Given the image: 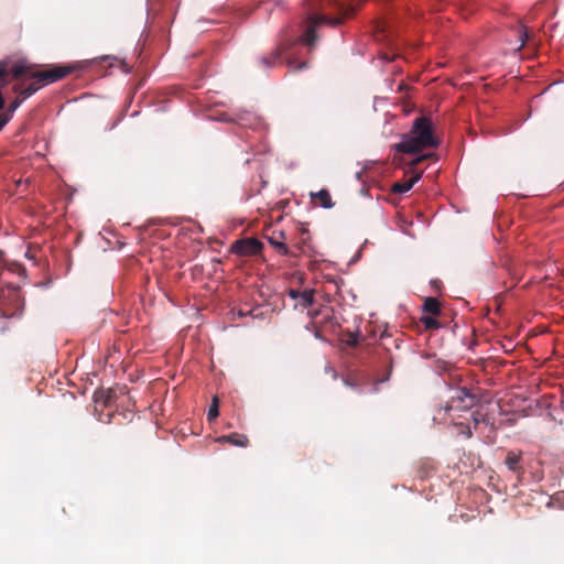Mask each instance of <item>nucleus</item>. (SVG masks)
<instances>
[{"label":"nucleus","instance_id":"obj_1","mask_svg":"<svg viewBox=\"0 0 564 564\" xmlns=\"http://www.w3.org/2000/svg\"><path fill=\"white\" fill-rule=\"evenodd\" d=\"M317 12H311L307 17L306 29L301 36V42L313 47L316 42V28L323 23L332 26L338 25L344 19L350 18L355 8L347 0H321Z\"/></svg>","mask_w":564,"mask_h":564},{"label":"nucleus","instance_id":"obj_2","mask_svg":"<svg viewBox=\"0 0 564 564\" xmlns=\"http://www.w3.org/2000/svg\"><path fill=\"white\" fill-rule=\"evenodd\" d=\"M70 72L72 68L67 66H55L50 69L39 70L35 65L29 64L25 61H19L12 65L9 63V75L11 74L13 78L34 80L24 88L20 85L13 87V90L23 98V100L35 94L42 86L55 83L66 77Z\"/></svg>","mask_w":564,"mask_h":564},{"label":"nucleus","instance_id":"obj_3","mask_svg":"<svg viewBox=\"0 0 564 564\" xmlns=\"http://www.w3.org/2000/svg\"><path fill=\"white\" fill-rule=\"evenodd\" d=\"M438 140L434 134L433 124L427 117H417L408 134L394 145L397 152L415 154L427 148H437Z\"/></svg>","mask_w":564,"mask_h":564},{"label":"nucleus","instance_id":"obj_4","mask_svg":"<svg viewBox=\"0 0 564 564\" xmlns=\"http://www.w3.org/2000/svg\"><path fill=\"white\" fill-rule=\"evenodd\" d=\"M23 308V303L18 290L11 289L6 294H0V317L11 318L20 316Z\"/></svg>","mask_w":564,"mask_h":564},{"label":"nucleus","instance_id":"obj_5","mask_svg":"<svg viewBox=\"0 0 564 564\" xmlns=\"http://www.w3.org/2000/svg\"><path fill=\"white\" fill-rule=\"evenodd\" d=\"M478 402V397L470 393L467 388H459L452 395L448 403L444 406V412L451 415L452 411H468Z\"/></svg>","mask_w":564,"mask_h":564},{"label":"nucleus","instance_id":"obj_6","mask_svg":"<svg viewBox=\"0 0 564 564\" xmlns=\"http://www.w3.org/2000/svg\"><path fill=\"white\" fill-rule=\"evenodd\" d=\"M263 243L253 237L236 240L231 245V252L241 257L257 256L261 252Z\"/></svg>","mask_w":564,"mask_h":564},{"label":"nucleus","instance_id":"obj_7","mask_svg":"<svg viewBox=\"0 0 564 564\" xmlns=\"http://www.w3.org/2000/svg\"><path fill=\"white\" fill-rule=\"evenodd\" d=\"M116 391L113 389H99L94 393V402L97 406L110 408L115 403Z\"/></svg>","mask_w":564,"mask_h":564},{"label":"nucleus","instance_id":"obj_8","mask_svg":"<svg viewBox=\"0 0 564 564\" xmlns=\"http://www.w3.org/2000/svg\"><path fill=\"white\" fill-rule=\"evenodd\" d=\"M289 295L304 308L310 307L314 303V290L311 289L304 291L290 289Z\"/></svg>","mask_w":564,"mask_h":564},{"label":"nucleus","instance_id":"obj_9","mask_svg":"<svg viewBox=\"0 0 564 564\" xmlns=\"http://www.w3.org/2000/svg\"><path fill=\"white\" fill-rule=\"evenodd\" d=\"M285 50L286 47L283 44L278 45L271 54L260 57V66L263 68L274 67L279 64L280 58Z\"/></svg>","mask_w":564,"mask_h":564},{"label":"nucleus","instance_id":"obj_10","mask_svg":"<svg viewBox=\"0 0 564 564\" xmlns=\"http://www.w3.org/2000/svg\"><path fill=\"white\" fill-rule=\"evenodd\" d=\"M285 235L283 231H279L278 235L273 232L272 236L268 237L269 243L283 256H292L293 253L290 251L288 246L284 243Z\"/></svg>","mask_w":564,"mask_h":564},{"label":"nucleus","instance_id":"obj_11","mask_svg":"<svg viewBox=\"0 0 564 564\" xmlns=\"http://www.w3.org/2000/svg\"><path fill=\"white\" fill-rule=\"evenodd\" d=\"M219 443H229L235 446L246 447L249 444V440L245 434L231 433L229 435H223L217 438Z\"/></svg>","mask_w":564,"mask_h":564},{"label":"nucleus","instance_id":"obj_12","mask_svg":"<svg viewBox=\"0 0 564 564\" xmlns=\"http://www.w3.org/2000/svg\"><path fill=\"white\" fill-rule=\"evenodd\" d=\"M420 178L421 173H415L404 182H397L392 185V192L395 194H404L409 192Z\"/></svg>","mask_w":564,"mask_h":564},{"label":"nucleus","instance_id":"obj_13","mask_svg":"<svg viewBox=\"0 0 564 564\" xmlns=\"http://www.w3.org/2000/svg\"><path fill=\"white\" fill-rule=\"evenodd\" d=\"M423 313L431 316H440L442 313L441 303L435 297H426L423 306Z\"/></svg>","mask_w":564,"mask_h":564},{"label":"nucleus","instance_id":"obj_14","mask_svg":"<svg viewBox=\"0 0 564 564\" xmlns=\"http://www.w3.org/2000/svg\"><path fill=\"white\" fill-rule=\"evenodd\" d=\"M520 462H521L520 453H516L513 451L508 452L505 463L510 470L520 471L521 470Z\"/></svg>","mask_w":564,"mask_h":564},{"label":"nucleus","instance_id":"obj_15","mask_svg":"<svg viewBox=\"0 0 564 564\" xmlns=\"http://www.w3.org/2000/svg\"><path fill=\"white\" fill-rule=\"evenodd\" d=\"M312 197L324 208H332L334 206L330 194L327 189H321L315 195H312Z\"/></svg>","mask_w":564,"mask_h":564},{"label":"nucleus","instance_id":"obj_16","mask_svg":"<svg viewBox=\"0 0 564 564\" xmlns=\"http://www.w3.org/2000/svg\"><path fill=\"white\" fill-rule=\"evenodd\" d=\"M435 317L436 316L423 315L421 316L420 322L425 329H438L441 327V323Z\"/></svg>","mask_w":564,"mask_h":564},{"label":"nucleus","instance_id":"obj_17","mask_svg":"<svg viewBox=\"0 0 564 564\" xmlns=\"http://www.w3.org/2000/svg\"><path fill=\"white\" fill-rule=\"evenodd\" d=\"M219 400L217 397L213 398V402L208 409L207 419L208 421L215 420L219 415Z\"/></svg>","mask_w":564,"mask_h":564},{"label":"nucleus","instance_id":"obj_18","mask_svg":"<svg viewBox=\"0 0 564 564\" xmlns=\"http://www.w3.org/2000/svg\"><path fill=\"white\" fill-rule=\"evenodd\" d=\"M308 238H310L308 230L307 229H302V231H301V239L296 243V246H297V248L300 249L301 252L305 251L304 247H305L306 241H307Z\"/></svg>","mask_w":564,"mask_h":564},{"label":"nucleus","instance_id":"obj_19","mask_svg":"<svg viewBox=\"0 0 564 564\" xmlns=\"http://www.w3.org/2000/svg\"><path fill=\"white\" fill-rule=\"evenodd\" d=\"M23 101V98L18 95V97L9 105V112L14 113V111L22 105Z\"/></svg>","mask_w":564,"mask_h":564},{"label":"nucleus","instance_id":"obj_20","mask_svg":"<svg viewBox=\"0 0 564 564\" xmlns=\"http://www.w3.org/2000/svg\"><path fill=\"white\" fill-rule=\"evenodd\" d=\"M343 381H344V384L346 387H349V388H352V389H355V388H357L359 386L357 379H355V378H352L350 376L345 377L343 379Z\"/></svg>","mask_w":564,"mask_h":564},{"label":"nucleus","instance_id":"obj_21","mask_svg":"<svg viewBox=\"0 0 564 564\" xmlns=\"http://www.w3.org/2000/svg\"><path fill=\"white\" fill-rule=\"evenodd\" d=\"M456 426L460 427V433L466 436V438H470L473 436V432L468 425L463 423H456Z\"/></svg>","mask_w":564,"mask_h":564},{"label":"nucleus","instance_id":"obj_22","mask_svg":"<svg viewBox=\"0 0 564 564\" xmlns=\"http://www.w3.org/2000/svg\"><path fill=\"white\" fill-rule=\"evenodd\" d=\"M346 343L349 346H356L358 344V335L355 333H349Z\"/></svg>","mask_w":564,"mask_h":564},{"label":"nucleus","instance_id":"obj_23","mask_svg":"<svg viewBox=\"0 0 564 564\" xmlns=\"http://www.w3.org/2000/svg\"><path fill=\"white\" fill-rule=\"evenodd\" d=\"M431 154H423V155H420L417 158H415L412 162H411V166L414 167L416 166L417 164L422 163L424 160H426L427 158H430Z\"/></svg>","mask_w":564,"mask_h":564},{"label":"nucleus","instance_id":"obj_24","mask_svg":"<svg viewBox=\"0 0 564 564\" xmlns=\"http://www.w3.org/2000/svg\"><path fill=\"white\" fill-rule=\"evenodd\" d=\"M484 415L480 414L479 412H474L473 413V421H474V425L475 427H477V425L480 423V422H484Z\"/></svg>","mask_w":564,"mask_h":564},{"label":"nucleus","instance_id":"obj_25","mask_svg":"<svg viewBox=\"0 0 564 564\" xmlns=\"http://www.w3.org/2000/svg\"><path fill=\"white\" fill-rule=\"evenodd\" d=\"M519 36H520V41H521L519 48H521L522 46H524V44L528 40V33L524 28H521Z\"/></svg>","mask_w":564,"mask_h":564},{"label":"nucleus","instance_id":"obj_26","mask_svg":"<svg viewBox=\"0 0 564 564\" xmlns=\"http://www.w3.org/2000/svg\"><path fill=\"white\" fill-rule=\"evenodd\" d=\"M9 122V118L7 116H0V131L3 127Z\"/></svg>","mask_w":564,"mask_h":564},{"label":"nucleus","instance_id":"obj_27","mask_svg":"<svg viewBox=\"0 0 564 564\" xmlns=\"http://www.w3.org/2000/svg\"><path fill=\"white\" fill-rule=\"evenodd\" d=\"M249 119H251V116H249V115H248L246 118H245V117H239V118L237 119V122H238V123H240V124H245V122H243V121H245V120H249Z\"/></svg>","mask_w":564,"mask_h":564},{"label":"nucleus","instance_id":"obj_28","mask_svg":"<svg viewBox=\"0 0 564 564\" xmlns=\"http://www.w3.org/2000/svg\"><path fill=\"white\" fill-rule=\"evenodd\" d=\"M307 67V63L306 62H302V63H299L295 67V69H303V68H306Z\"/></svg>","mask_w":564,"mask_h":564},{"label":"nucleus","instance_id":"obj_29","mask_svg":"<svg viewBox=\"0 0 564 564\" xmlns=\"http://www.w3.org/2000/svg\"><path fill=\"white\" fill-rule=\"evenodd\" d=\"M12 115L13 113L9 112V108L7 109L6 112L0 113V116H7L9 118V120L12 118Z\"/></svg>","mask_w":564,"mask_h":564},{"label":"nucleus","instance_id":"obj_30","mask_svg":"<svg viewBox=\"0 0 564 564\" xmlns=\"http://www.w3.org/2000/svg\"><path fill=\"white\" fill-rule=\"evenodd\" d=\"M101 58H102V59H109V58H110V56H109V55H106V56H102Z\"/></svg>","mask_w":564,"mask_h":564},{"label":"nucleus","instance_id":"obj_31","mask_svg":"<svg viewBox=\"0 0 564 564\" xmlns=\"http://www.w3.org/2000/svg\"><path fill=\"white\" fill-rule=\"evenodd\" d=\"M437 283H438V281H433V282H432V284H433L434 286H437Z\"/></svg>","mask_w":564,"mask_h":564}]
</instances>
